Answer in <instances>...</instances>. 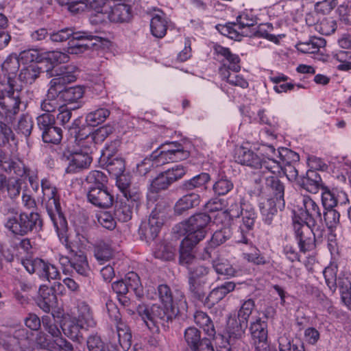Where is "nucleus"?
Segmentation results:
<instances>
[{
	"mask_svg": "<svg viewBox=\"0 0 351 351\" xmlns=\"http://www.w3.org/2000/svg\"><path fill=\"white\" fill-rule=\"evenodd\" d=\"M176 296V306H160L154 304L150 309L146 306L138 308V315L149 329L154 326L158 328V324L165 327L167 324L171 322L178 315L184 314L187 311L188 304L183 293H178Z\"/></svg>",
	"mask_w": 351,
	"mask_h": 351,
	"instance_id": "obj_1",
	"label": "nucleus"
},
{
	"mask_svg": "<svg viewBox=\"0 0 351 351\" xmlns=\"http://www.w3.org/2000/svg\"><path fill=\"white\" fill-rule=\"evenodd\" d=\"M263 169L264 171H262L258 178L254 180L255 182L259 184L265 180V189L272 196L270 199L276 200L279 206H284L285 185L277 176L282 170L280 163L276 160H267Z\"/></svg>",
	"mask_w": 351,
	"mask_h": 351,
	"instance_id": "obj_2",
	"label": "nucleus"
},
{
	"mask_svg": "<svg viewBox=\"0 0 351 351\" xmlns=\"http://www.w3.org/2000/svg\"><path fill=\"white\" fill-rule=\"evenodd\" d=\"M75 141L77 142L80 148L75 151L68 150L64 153V157L68 161L66 172L69 173L88 168L93 160L91 154L93 148L92 146L87 145L85 141Z\"/></svg>",
	"mask_w": 351,
	"mask_h": 351,
	"instance_id": "obj_3",
	"label": "nucleus"
},
{
	"mask_svg": "<svg viewBox=\"0 0 351 351\" xmlns=\"http://www.w3.org/2000/svg\"><path fill=\"white\" fill-rule=\"evenodd\" d=\"M211 221V217L206 213H196L189 218L182 224L186 233L184 243L187 245L188 241L199 243L206 234V228Z\"/></svg>",
	"mask_w": 351,
	"mask_h": 351,
	"instance_id": "obj_4",
	"label": "nucleus"
},
{
	"mask_svg": "<svg viewBox=\"0 0 351 351\" xmlns=\"http://www.w3.org/2000/svg\"><path fill=\"white\" fill-rule=\"evenodd\" d=\"M105 40L88 32H75L68 43L67 52L70 54H80L93 49Z\"/></svg>",
	"mask_w": 351,
	"mask_h": 351,
	"instance_id": "obj_5",
	"label": "nucleus"
},
{
	"mask_svg": "<svg viewBox=\"0 0 351 351\" xmlns=\"http://www.w3.org/2000/svg\"><path fill=\"white\" fill-rule=\"evenodd\" d=\"M80 120L75 119L72 125L69 128L71 135L75 138V141H85L87 143H90L92 147H95V145L103 142L110 134L114 132L113 127L106 125L97 129L93 133L87 134L84 132V129L81 130L79 127Z\"/></svg>",
	"mask_w": 351,
	"mask_h": 351,
	"instance_id": "obj_6",
	"label": "nucleus"
},
{
	"mask_svg": "<svg viewBox=\"0 0 351 351\" xmlns=\"http://www.w3.org/2000/svg\"><path fill=\"white\" fill-rule=\"evenodd\" d=\"M32 335L24 328H11L1 331L0 345L10 351H14L17 348H23L28 344L29 339Z\"/></svg>",
	"mask_w": 351,
	"mask_h": 351,
	"instance_id": "obj_7",
	"label": "nucleus"
},
{
	"mask_svg": "<svg viewBox=\"0 0 351 351\" xmlns=\"http://www.w3.org/2000/svg\"><path fill=\"white\" fill-rule=\"evenodd\" d=\"M313 225L302 223L298 221L293 222L295 237L298 242L300 252L305 253L315 248L316 238L322 237V230L317 229L315 232L311 228Z\"/></svg>",
	"mask_w": 351,
	"mask_h": 351,
	"instance_id": "obj_8",
	"label": "nucleus"
},
{
	"mask_svg": "<svg viewBox=\"0 0 351 351\" xmlns=\"http://www.w3.org/2000/svg\"><path fill=\"white\" fill-rule=\"evenodd\" d=\"M164 213L157 208H154L147 220L142 221L138 229V234L142 240L147 242L154 241L158 235L164 224Z\"/></svg>",
	"mask_w": 351,
	"mask_h": 351,
	"instance_id": "obj_9",
	"label": "nucleus"
},
{
	"mask_svg": "<svg viewBox=\"0 0 351 351\" xmlns=\"http://www.w3.org/2000/svg\"><path fill=\"white\" fill-rule=\"evenodd\" d=\"M22 263L29 274H36L43 280L50 281L58 279L60 276L57 267L43 259L27 258L23 260Z\"/></svg>",
	"mask_w": 351,
	"mask_h": 351,
	"instance_id": "obj_10",
	"label": "nucleus"
},
{
	"mask_svg": "<svg viewBox=\"0 0 351 351\" xmlns=\"http://www.w3.org/2000/svg\"><path fill=\"white\" fill-rule=\"evenodd\" d=\"M326 283L329 289L334 293L339 287L341 300L344 296L351 295V273H346L337 278V271L332 267H327L323 271Z\"/></svg>",
	"mask_w": 351,
	"mask_h": 351,
	"instance_id": "obj_11",
	"label": "nucleus"
},
{
	"mask_svg": "<svg viewBox=\"0 0 351 351\" xmlns=\"http://www.w3.org/2000/svg\"><path fill=\"white\" fill-rule=\"evenodd\" d=\"M106 308L110 317L116 322L119 344L126 351L130 349L132 345L130 329L122 322L119 309L113 302H107Z\"/></svg>",
	"mask_w": 351,
	"mask_h": 351,
	"instance_id": "obj_12",
	"label": "nucleus"
},
{
	"mask_svg": "<svg viewBox=\"0 0 351 351\" xmlns=\"http://www.w3.org/2000/svg\"><path fill=\"white\" fill-rule=\"evenodd\" d=\"M19 59L13 56H9L1 64V71L6 79L7 86L10 87L12 92H15L19 95L22 90V86L18 83L16 74L19 70Z\"/></svg>",
	"mask_w": 351,
	"mask_h": 351,
	"instance_id": "obj_13",
	"label": "nucleus"
},
{
	"mask_svg": "<svg viewBox=\"0 0 351 351\" xmlns=\"http://www.w3.org/2000/svg\"><path fill=\"white\" fill-rule=\"evenodd\" d=\"M269 160L273 159L269 157L261 159L254 151L243 147H239L236 152V160L242 165L258 169V176L262 171H264V163Z\"/></svg>",
	"mask_w": 351,
	"mask_h": 351,
	"instance_id": "obj_14",
	"label": "nucleus"
},
{
	"mask_svg": "<svg viewBox=\"0 0 351 351\" xmlns=\"http://www.w3.org/2000/svg\"><path fill=\"white\" fill-rule=\"evenodd\" d=\"M302 202L300 215L304 223L315 226L317 223H322L323 219L318 204L309 196H303Z\"/></svg>",
	"mask_w": 351,
	"mask_h": 351,
	"instance_id": "obj_15",
	"label": "nucleus"
},
{
	"mask_svg": "<svg viewBox=\"0 0 351 351\" xmlns=\"http://www.w3.org/2000/svg\"><path fill=\"white\" fill-rule=\"evenodd\" d=\"M184 340L191 351H214L209 338H201V332L195 327H189L184 331Z\"/></svg>",
	"mask_w": 351,
	"mask_h": 351,
	"instance_id": "obj_16",
	"label": "nucleus"
},
{
	"mask_svg": "<svg viewBox=\"0 0 351 351\" xmlns=\"http://www.w3.org/2000/svg\"><path fill=\"white\" fill-rule=\"evenodd\" d=\"M12 90L5 82L0 83V105L8 113L16 114L21 104V96Z\"/></svg>",
	"mask_w": 351,
	"mask_h": 351,
	"instance_id": "obj_17",
	"label": "nucleus"
},
{
	"mask_svg": "<svg viewBox=\"0 0 351 351\" xmlns=\"http://www.w3.org/2000/svg\"><path fill=\"white\" fill-rule=\"evenodd\" d=\"M87 189L88 201L94 206L103 208H108L112 206L114 196L106 186L88 187Z\"/></svg>",
	"mask_w": 351,
	"mask_h": 351,
	"instance_id": "obj_18",
	"label": "nucleus"
},
{
	"mask_svg": "<svg viewBox=\"0 0 351 351\" xmlns=\"http://www.w3.org/2000/svg\"><path fill=\"white\" fill-rule=\"evenodd\" d=\"M247 324L234 317H230L227 322L226 335L228 344L233 348L240 345L245 337Z\"/></svg>",
	"mask_w": 351,
	"mask_h": 351,
	"instance_id": "obj_19",
	"label": "nucleus"
},
{
	"mask_svg": "<svg viewBox=\"0 0 351 351\" xmlns=\"http://www.w3.org/2000/svg\"><path fill=\"white\" fill-rule=\"evenodd\" d=\"M240 215L242 216V223L235 237L237 242L247 244L256 218V213L252 208L242 209Z\"/></svg>",
	"mask_w": 351,
	"mask_h": 351,
	"instance_id": "obj_20",
	"label": "nucleus"
},
{
	"mask_svg": "<svg viewBox=\"0 0 351 351\" xmlns=\"http://www.w3.org/2000/svg\"><path fill=\"white\" fill-rule=\"evenodd\" d=\"M47 210L59 237L62 236L63 238L67 230V221L61 212L60 202H56V204L47 205Z\"/></svg>",
	"mask_w": 351,
	"mask_h": 351,
	"instance_id": "obj_21",
	"label": "nucleus"
},
{
	"mask_svg": "<svg viewBox=\"0 0 351 351\" xmlns=\"http://www.w3.org/2000/svg\"><path fill=\"white\" fill-rule=\"evenodd\" d=\"M0 170L8 173L12 171L18 176H23L27 173V169L20 160H14L0 150Z\"/></svg>",
	"mask_w": 351,
	"mask_h": 351,
	"instance_id": "obj_22",
	"label": "nucleus"
},
{
	"mask_svg": "<svg viewBox=\"0 0 351 351\" xmlns=\"http://www.w3.org/2000/svg\"><path fill=\"white\" fill-rule=\"evenodd\" d=\"M197 243L189 240L187 245H186L184 239L180 243L179 263L180 265L185 267L187 271L201 263L193 253V249Z\"/></svg>",
	"mask_w": 351,
	"mask_h": 351,
	"instance_id": "obj_23",
	"label": "nucleus"
},
{
	"mask_svg": "<svg viewBox=\"0 0 351 351\" xmlns=\"http://www.w3.org/2000/svg\"><path fill=\"white\" fill-rule=\"evenodd\" d=\"M298 183L301 187L311 193H317L319 189H323L322 180L319 173L314 170H308L306 176L300 178Z\"/></svg>",
	"mask_w": 351,
	"mask_h": 351,
	"instance_id": "obj_24",
	"label": "nucleus"
},
{
	"mask_svg": "<svg viewBox=\"0 0 351 351\" xmlns=\"http://www.w3.org/2000/svg\"><path fill=\"white\" fill-rule=\"evenodd\" d=\"M37 305L43 311L49 313L53 304H56V295L52 288L46 285H41L38 291Z\"/></svg>",
	"mask_w": 351,
	"mask_h": 351,
	"instance_id": "obj_25",
	"label": "nucleus"
},
{
	"mask_svg": "<svg viewBox=\"0 0 351 351\" xmlns=\"http://www.w3.org/2000/svg\"><path fill=\"white\" fill-rule=\"evenodd\" d=\"M187 278L189 290L192 294L193 297L199 300H203V299L206 297V287L211 280L195 278L189 276H187Z\"/></svg>",
	"mask_w": 351,
	"mask_h": 351,
	"instance_id": "obj_26",
	"label": "nucleus"
},
{
	"mask_svg": "<svg viewBox=\"0 0 351 351\" xmlns=\"http://www.w3.org/2000/svg\"><path fill=\"white\" fill-rule=\"evenodd\" d=\"M150 28L154 36L159 38H163L167 30V21L166 14L161 10L154 14L150 22Z\"/></svg>",
	"mask_w": 351,
	"mask_h": 351,
	"instance_id": "obj_27",
	"label": "nucleus"
},
{
	"mask_svg": "<svg viewBox=\"0 0 351 351\" xmlns=\"http://www.w3.org/2000/svg\"><path fill=\"white\" fill-rule=\"evenodd\" d=\"M200 197L198 194L191 193L182 196L175 204L174 212L176 215H182L185 211L199 205Z\"/></svg>",
	"mask_w": 351,
	"mask_h": 351,
	"instance_id": "obj_28",
	"label": "nucleus"
},
{
	"mask_svg": "<svg viewBox=\"0 0 351 351\" xmlns=\"http://www.w3.org/2000/svg\"><path fill=\"white\" fill-rule=\"evenodd\" d=\"M131 16V8L125 3L115 5L108 13V18L112 23L128 22Z\"/></svg>",
	"mask_w": 351,
	"mask_h": 351,
	"instance_id": "obj_29",
	"label": "nucleus"
},
{
	"mask_svg": "<svg viewBox=\"0 0 351 351\" xmlns=\"http://www.w3.org/2000/svg\"><path fill=\"white\" fill-rule=\"evenodd\" d=\"M326 40L316 36L311 37L305 42H300L296 45L297 49L303 53H315L326 45Z\"/></svg>",
	"mask_w": 351,
	"mask_h": 351,
	"instance_id": "obj_30",
	"label": "nucleus"
},
{
	"mask_svg": "<svg viewBox=\"0 0 351 351\" xmlns=\"http://www.w3.org/2000/svg\"><path fill=\"white\" fill-rule=\"evenodd\" d=\"M21 189V182L20 180L10 178L0 174V190L4 193L7 192L8 196L13 199L18 197Z\"/></svg>",
	"mask_w": 351,
	"mask_h": 351,
	"instance_id": "obj_31",
	"label": "nucleus"
},
{
	"mask_svg": "<svg viewBox=\"0 0 351 351\" xmlns=\"http://www.w3.org/2000/svg\"><path fill=\"white\" fill-rule=\"evenodd\" d=\"M60 5H66L69 12L79 14L85 11L88 8L95 10V0H58Z\"/></svg>",
	"mask_w": 351,
	"mask_h": 351,
	"instance_id": "obj_32",
	"label": "nucleus"
},
{
	"mask_svg": "<svg viewBox=\"0 0 351 351\" xmlns=\"http://www.w3.org/2000/svg\"><path fill=\"white\" fill-rule=\"evenodd\" d=\"M215 51L217 55L221 56L229 62V64L226 65L228 69L236 73L241 70L239 57L232 53L228 48L221 45H216L215 46Z\"/></svg>",
	"mask_w": 351,
	"mask_h": 351,
	"instance_id": "obj_33",
	"label": "nucleus"
},
{
	"mask_svg": "<svg viewBox=\"0 0 351 351\" xmlns=\"http://www.w3.org/2000/svg\"><path fill=\"white\" fill-rule=\"evenodd\" d=\"M251 335L254 341H267V324L261 317H256L250 326Z\"/></svg>",
	"mask_w": 351,
	"mask_h": 351,
	"instance_id": "obj_34",
	"label": "nucleus"
},
{
	"mask_svg": "<svg viewBox=\"0 0 351 351\" xmlns=\"http://www.w3.org/2000/svg\"><path fill=\"white\" fill-rule=\"evenodd\" d=\"M230 69L226 66V64H223L219 68V73L223 80H226L228 83L235 86H239L242 88H245L248 86V82L241 75L237 74V73H230Z\"/></svg>",
	"mask_w": 351,
	"mask_h": 351,
	"instance_id": "obj_35",
	"label": "nucleus"
},
{
	"mask_svg": "<svg viewBox=\"0 0 351 351\" xmlns=\"http://www.w3.org/2000/svg\"><path fill=\"white\" fill-rule=\"evenodd\" d=\"M194 321L197 325L203 328L209 337H215L216 331L214 324L206 313L200 311H196L194 314Z\"/></svg>",
	"mask_w": 351,
	"mask_h": 351,
	"instance_id": "obj_36",
	"label": "nucleus"
},
{
	"mask_svg": "<svg viewBox=\"0 0 351 351\" xmlns=\"http://www.w3.org/2000/svg\"><path fill=\"white\" fill-rule=\"evenodd\" d=\"M71 267L76 272L83 276H88L90 269L86 256L82 251H79L75 256H71Z\"/></svg>",
	"mask_w": 351,
	"mask_h": 351,
	"instance_id": "obj_37",
	"label": "nucleus"
},
{
	"mask_svg": "<svg viewBox=\"0 0 351 351\" xmlns=\"http://www.w3.org/2000/svg\"><path fill=\"white\" fill-rule=\"evenodd\" d=\"M78 68L73 64L63 65L58 68L55 77L64 85L73 82L77 78Z\"/></svg>",
	"mask_w": 351,
	"mask_h": 351,
	"instance_id": "obj_38",
	"label": "nucleus"
},
{
	"mask_svg": "<svg viewBox=\"0 0 351 351\" xmlns=\"http://www.w3.org/2000/svg\"><path fill=\"white\" fill-rule=\"evenodd\" d=\"M234 282L230 281L226 282L223 285L213 289L210 292L206 299L209 301H212L213 303L218 302L225 298L227 294L234 291Z\"/></svg>",
	"mask_w": 351,
	"mask_h": 351,
	"instance_id": "obj_39",
	"label": "nucleus"
},
{
	"mask_svg": "<svg viewBox=\"0 0 351 351\" xmlns=\"http://www.w3.org/2000/svg\"><path fill=\"white\" fill-rule=\"evenodd\" d=\"M274 199H267L261 203L260 209L263 220L267 224H271L277 213V207H280Z\"/></svg>",
	"mask_w": 351,
	"mask_h": 351,
	"instance_id": "obj_40",
	"label": "nucleus"
},
{
	"mask_svg": "<svg viewBox=\"0 0 351 351\" xmlns=\"http://www.w3.org/2000/svg\"><path fill=\"white\" fill-rule=\"evenodd\" d=\"M41 73V68L36 64H32L22 69L19 75V80L25 84H32Z\"/></svg>",
	"mask_w": 351,
	"mask_h": 351,
	"instance_id": "obj_41",
	"label": "nucleus"
},
{
	"mask_svg": "<svg viewBox=\"0 0 351 351\" xmlns=\"http://www.w3.org/2000/svg\"><path fill=\"white\" fill-rule=\"evenodd\" d=\"M84 324L77 319H73L65 324V327L62 329L65 335L71 340L80 342L82 339L81 329L83 328Z\"/></svg>",
	"mask_w": 351,
	"mask_h": 351,
	"instance_id": "obj_42",
	"label": "nucleus"
},
{
	"mask_svg": "<svg viewBox=\"0 0 351 351\" xmlns=\"http://www.w3.org/2000/svg\"><path fill=\"white\" fill-rule=\"evenodd\" d=\"M158 293L160 300L163 305L166 306H176V296L178 293H182L179 290H176L172 292L170 287L167 285H160L158 287Z\"/></svg>",
	"mask_w": 351,
	"mask_h": 351,
	"instance_id": "obj_43",
	"label": "nucleus"
},
{
	"mask_svg": "<svg viewBox=\"0 0 351 351\" xmlns=\"http://www.w3.org/2000/svg\"><path fill=\"white\" fill-rule=\"evenodd\" d=\"M78 318L77 320L85 324L87 327H95L96 321L94 319L90 307L85 302H81L78 304Z\"/></svg>",
	"mask_w": 351,
	"mask_h": 351,
	"instance_id": "obj_44",
	"label": "nucleus"
},
{
	"mask_svg": "<svg viewBox=\"0 0 351 351\" xmlns=\"http://www.w3.org/2000/svg\"><path fill=\"white\" fill-rule=\"evenodd\" d=\"M134 209H136V206L121 200L119 204L116 205L114 215L119 221L125 222L132 219Z\"/></svg>",
	"mask_w": 351,
	"mask_h": 351,
	"instance_id": "obj_45",
	"label": "nucleus"
},
{
	"mask_svg": "<svg viewBox=\"0 0 351 351\" xmlns=\"http://www.w3.org/2000/svg\"><path fill=\"white\" fill-rule=\"evenodd\" d=\"M23 222L25 223H23V226L25 234L32 232L34 230H37L38 228H41L43 222L40 215L38 213H34L33 211L29 214L23 213Z\"/></svg>",
	"mask_w": 351,
	"mask_h": 351,
	"instance_id": "obj_46",
	"label": "nucleus"
},
{
	"mask_svg": "<svg viewBox=\"0 0 351 351\" xmlns=\"http://www.w3.org/2000/svg\"><path fill=\"white\" fill-rule=\"evenodd\" d=\"M234 187V184L226 176L220 175L213 185V189L218 195H225Z\"/></svg>",
	"mask_w": 351,
	"mask_h": 351,
	"instance_id": "obj_47",
	"label": "nucleus"
},
{
	"mask_svg": "<svg viewBox=\"0 0 351 351\" xmlns=\"http://www.w3.org/2000/svg\"><path fill=\"white\" fill-rule=\"evenodd\" d=\"M113 256L112 247L107 243L99 242L95 247V256L101 265L110 261Z\"/></svg>",
	"mask_w": 351,
	"mask_h": 351,
	"instance_id": "obj_48",
	"label": "nucleus"
},
{
	"mask_svg": "<svg viewBox=\"0 0 351 351\" xmlns=\"http://www.w3.org/2000/svg\"><path fill=\"white\" fill-rule=\"evenodd\" d=\"M210 180V176L206 173H202L193 178L185 181L182 188L186 191H191L204 186Z\"/></svg>",
	"mask_w": 351,
	"mask_h": 351,
	"instance_id": "obj_49",
	"label": "nucleus"
},
{
	"mask_svg": "<svg viewBox=\"0 0 351 351\" xmlns=\"http://www.w3.org/2000/svg\"><path fill=\"white\" fill-rule=\"evenodd\" d=\"M171 179V178L167 175V171L160 173L152 182V191L158 193L160 191L167 189L173 183Z\"/></svg>",
	"mask_w": 351,
	"mask_h": 351,
	"instance_id": "obj_50",
	"label": "nucleus"
},
{
	"mask_svg": "<svg viewBox=\"0 0 351 351\" xmlns=\"http://www.w3.org/2000/svg\"><path fill=\"white\" fill-rule=\"evenodd\" d=\"M109 115L110 111L108 109L99 108L87 114L86 121L89 125L95 126L105 121Z\"/></svg>",
	"mask_w": 351,
	"mask_h": 351,
	"instance_id": "obj_51",
	"label": "nucleus"
},
{
	"mask_svg": "<svg viewBox=\"0 0 351 351\" xmlns=\"http://www.w3.org/2000/svg\"><path fill=\"white\" fill-rule=\"evenodd\" d=\"M107 182V176L100 171H90L86 178L88 187H104Z\"/></svg>",
	"mask_w": 351,
	"mask_h": 351,
	"instance_id": "obj_52",
	"label": "nucleus"
},
{
	"mask_svg": "<svg viewBox=\"0 0 351 351\" xmlns=\"http://www.w3.org/2000/svg\"><path fill=\"white\" fill-rule=\"evenodd\" d=\"M41 187L44 195L49 198L47 205L56 204V202H59L57 189L49 180L47 178L43 179L41 180Z\"/></svg>",
	"mask_w": 351,
	"mask_h": 351,
	"instance_id": "obj_53",
	"label": "nucleus"
},
{
	"mask_svg": "<svg viewBox=\"0 0 351 351\" xmlns=\"http://www.w3.org/2000/svg\"><path fill=\"white\" fill-rule=\"evenodd\" d=\"M315 29L323 35H330L337 29V23L332 18H324L314 25Z\"/></svg>",
	"mask_w": 351,
	"mask_h": 351,
	"instance_id": "obj_54",
	"label": "nucleus"
},
{
	"mask_svg": "<svg viewBox=\"0 0 351 351\" xmlns=\"http://www.w3.org/2000/svg\"><path fill=\"white\" fill-rule=\"evenodd\" d=\"M42 138L45 143L58 144L62 138V129L54 125L42 132Z\"/></svg>",
	"mask_w": 351,
	"mask_h": 351,
	"instance_id": "obj_55",
	"label": "nucleus"
},
{
	"mask_svg": "<svg viewBox=\"0 0 351 351\" xmlns=\"http://www.w3.org/2000/svg\"><path fill=\"white\" fill-rule=\"evenodd\" d=\"M42 324L44 330L48 333L51 338L58 337L61 331L58 327L56 319L53 315H45L42 317Z\"/></svg>",
	"mask_w": 351,
	"mask_h": 351,
	"instance_id": "obj_56",
	"label": "nucleus"
},
{
	"mask_svg": "<svg viewBox=\"0 0 351 351\" xmlns=\"http://www.w3.org/2000/svg\"><path fill=\"white\" fill-rule=\"evenodd\" d=\"M161 148L163 149L159 154L156 152L151 155V158L155 160L156 165L175 162L173 150L172 149H165V145H162Z\"/></svg>",
	"mask_w": 351,
	"mask_h": 351,
	"instance_id": "obj_57",
	"label": "nucleus"
},
{
	"mask_svg": "<svg viewBox=\"0 0 351 351\" xmlns=\"http://www.w3.org/2000/svg\"><path fill=\"white\" fill-rule=\"evenodd\" d=\"M33 126L34 123L32 118L28 114H22L18 121L16 130L18 133L28 137L32 133Z\"/></svg>",
	"mask_w": 351,
	"mask_h": 351,
	"instance_id": "obj_58",
	"label": "nucleus"
},
{
	"mask_svg": "<svg viewBox=\"0 0 351 351\" xmlns=\"http://www.w3.org/2000/svg\"><path fill=\"white\" fill-rule=\"evenodd\" d=\"M213 267L219 274L234 276L237 273V271L226 260L216 259L213 261Z\"/></svg>",
	"mask_w": 351,
	"mask_h": 351,
	"instance_id": "obj_59",
	"label": "nucleus"
},
{
	"mask_svg": "<svg viewBox=\"0 0 351 351\" xmlns=\"http://www.w3.org/2000/svg\"><path fill=\"white\" fill-rule=\"evenodd\" d=\"M124 281L127 287H128L129 292L132 291L137 298L141 297L142 289L141 288L140 278L137 274L134 272L128 274Z\"/></svg>",
	"mask_w": 351,
	"mask_h": 351,
	"instance_id": "obj_60",
	"label": "nucleus"
},
{
	"mask_svg": "<svg viewBox=\"0 0 351 351\" xmlns=\"http://www.w3.org/2000/svg\"><path fill=\"white\" fill-rule=\"evenodd\" d=\"M106 168L110 174L119 177L125 171V162L119 158H109L106 162Z\"/></svg>",
	"mask_w": 351,
	"mask_h": 351,
	"instance_id": "obj_61",
	"label": "nucleus"
},
{
	"mask_svg": "<svg viewBox=\"0 0 351 351\" xmlns=\"http://www.w3.org/2000/svg\"><path fill=\"white\" fill-rule=\"evenodd\" d=\"M84 93V90L81 86L64 88L62 93V99L69 103L77 102L83 97Z\"/></svg>",
	"mask_w": 351,
	"mask_h": 351,
	"instance_id": "obj_62",
	"label": "nucleus"
},
{
	"mask_svg": "<svg viewBox=\"0 0 351 351\" xmlns=\"http://www.w3.org/2000/svg\"><path fill=\"white\" fill-rule=\"evenodd\" d=\"M187 274L189 276L212 280L211 269L202 263H199L191 268Z\"/></svg>",
	"mask_w": 351,
	"mask_h": 351,
	"instance_id": "obj_63",
	"label": "nucleus"
},
{
	"mask_svg": "<svg viewBox=\"0 0 351 351\" xmlns=\"http://www.w3.org/2000/svg\"><path fill=\"white\" fill-rule=\"evenodd\" d=\"M335 58L340 64L337 69L340 71H349L351 69V51L341 50L334 54Z\"/></svg>",
	"mask_w": 351,
	"mask_h": 351,
	"instance_id": "obj_64",
	"label": "nucleus"
}]
</instances>
